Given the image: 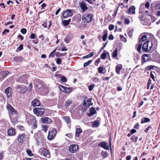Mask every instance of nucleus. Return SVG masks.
I'll list each match as a JSON object with an SVG mask.
<instances>
[{
  "mask_svg": "<svg viewBox=\"0 0 160 160\" xmlns=\"http://www.w3.org/2000/svg\"><path fill=\"white\" fill-rule=\"evenodd\" d=\"M130 23V21L129 19L126 18L125 19L124 21V23L125 24H129Z\"/></svg>",
  "mask_w": 160,
  "mask_h": 160,
  "instance_id": "53",
  "label": "nucleus"
},
{
  "mask_svg": "<svg viewBox=\"0 0 160 160\" xmlns=\"http://www.w3.org/2000/svg\"><path fill=\"white\" fill-rule=\"evenodd\" d=\"M139 124L138 123H137L134 126V128H136L138 129L139 127Z\"/></svg>",
  "mask_w": 160,
  "mask_h": 160,
  "instance_id": "62",
  "label": "nucleus"
},
{
  "mask_svg": "<svg viewBox=\"0 0 160 160\" xmlns=\"http://www.w3.org/2000/svg\"><path fill=\"white\" fill-rule=\"evenodd\" d=\"M72 40V38L70 36H67L64 39V41L66 43H68Z\"/></svg>",
  "mask_w": 160,
  "mask_h": 160,
  "instance_id": "27",
  "label": "nucleus"
},
{
  "mask_svg": "<svg viewBox=\"0 0 160 160\" xmlns=\"http://www.w3.org/2000/svg\"><path fill=\"white\" fill-rule=\"evenodd\" d=\"M26 152H27V153L29 156H33V154L32 153V152L29 149L27 150L26 151Z\"/></svg>",
  "mask_w": 160,
  "mask_h": 160,
  "instance_id": "43",
  "label": "nucleus"
},
{
  "mask_svg": "<svg viewBox=\"0 0 160 160\" xmlns=\"http://www.w3.org/2000/svg\"><path fill=\"white\" fill-rule=\"evenodd\" d=\"M61 62H62V61L60 58H58L57 59V61H56V62L57 64H60L61 63Z\"/></svg>",
  "mask_w": 160,
  "mask_h": 160,
  "instance_id": "54",
  "label": "nucleus"
},
{
  "mask_svg": "<svg viewBox=\"0 0 160 160\" xmlns=\"http://www.w3.org/2000/svg\"><path fill=\"white\" fill-rule=\"evenodd\" d=\"M120 39L122 41L126 42V38L122 35H120Z\"/></svg>",
  "mask_w": 160,
  "mask_h": 160,
  "instance_id": "45",
  "label": "nucleus"
},
{
  "mask_svg": "<svg viewBox=\"0 0 160 160\" xmlns=\"http://www.w3.org/2000/svg\"><path fill=\"white\" fill-rule=\"evenodd\" d=\"M70 21V19H69L68 20H63L62 21L63 25L65 26H67L69 24Z\"/></svg>",
  "mask_w": 160,
  "mask_h": 160,
  "instance_id": "29",
  "label": "nucleus"
},
{
  "mask_svg": "<svg viewBox=\"0 0 160 160\" xmlns=\"http://www.w3.org/2000/svg\"><path fill=\"white\" fill-rule=\"evenodd\" d=\"M99 122L98 121H94L92 124V126L93 127H98L99 125Z\"/></svg>",
  "mask_w": 160,
  "mask_h": 160,
  "instance_id": "36",
  "label": "nucleus"
},
{
  "mask_svg": "<svg viewBox=\"0 0 160 160\" xmlns=\"http://www.w3.org/2000/svg\"><path fill=\"white\" fill-rule=\"evenodd\" d=\"M114 28V26L113 25H111L109 26V29L110 30H113Z\"/></svg>",
  "mask_w": 160,
  "mask_h": 160,
  "instance_id": "57",
  "label": "nucleus"
},
{
  "mask_svg": "<svg viewBox=\"0 0 160 160\" xmlns=\"http://www.w3.org/2000/svg\"><path fill=\"white\" fill-rule=\"evenodd\" d=\"M103 70V68L102 67H100L98 68V71L99 73H103L102 72Z\"/></svg>",
  "mask_w": 160,
  "mask_h": 160,
  "instance_id": "48",
  "label": "nucleus"
},
{
  "mask_svg": "<svg viewBox=\"0 0 160 160\" xmlns=\"http://www.w3.org/2000/svg\"><path fill=\"white\" fill-rule=\"evenodd\" d=\"M73 10L72 9H67L63 12V17L66 18L68 17L72 16V15Z\"/></svg>",
  "mask_w": 160,
  "mask_h": 160,
  "instance_id": "9",
  "label": "nucleus"
},
{
  "mask_svg": "<svg viewBox=\"0 0 160 160\" xmlns=\"http://www.w3.org/2000/svg\"><path fill=\"white\" fill-rule=\"evenodd\" d=\"M63 119L66 121L68 124L70 123L71 122V120L69 117H64Z\"/></svg>",
  "mask_w": 160,
  "mask_h": 160,
  "instance_id": "32",
  "label": "nucleus"
},
{
  "mask_svg": "<svg viewBox=\"0 0 160 160\" xmlns=\"http://www.w3.org/2000/svg\"><path fill=\"white\" fill-rule=\"evenodd\" d=\"M7 108L9 112H10L11 114L12 115L11 116V118L12 119H13L12 115H15L16 117H17L18 115L17 112L16 110L12 106L9 104H8L7 106ZM14 121H16L17 120V119L16 118L15 119L13 120Z\"/></svg>",
  "mask_w": 160,
  "mask_h": 160,
  "instance_id": "1",
  "label": "nucleus"
},
{
  "mask_svg": "<svg viewBox=\"0 0 160 160\" xmlns=\"http://www.w3.org/2000/svg\"><path fill=\"white\" fill-rule=\"evenodd\" d=\"M95 86V85L93 84L90 85L88 87L89 90L90 91H91Z\"/></svg>",
  "mask_w": 160,
  "mask_h": 160,
  "instance_id": "46",
  "label": "nucleus"
},
{
  "mask_svg": "<svg viewBox=\"0 0 160 160\" xmlns=\"http://www.w3.org/2000/svg\"><path fill=\"white\" fill-rule=\"evenodd\" d=\"M43 85L41 83L38 82L36 85V88L37 90H42L43 88Z\"/></svg>",
  "mask_w": 160,
  "mask_h": 160,
  "instance_id": "26",
  "label": "nucleus"
},
{
  "mask_svg": "<svg viewBox=\"0 0 160 160\" xmlns=\"http://www.w3.org/2000/svg\"><path fill=\"white\" fill-rule=\"evenodd\" d=\"M15 130L13 128H10L8 130V135L10 136H14L15 134Z\"/></svg>",
  "mask_w": 160,
  "mask_h": 160,
  "instance_id": "19",
  "label": "nucleus"
},
{
  "mask_svg": "<svg viewBox=\"0 0 160 160\" xmlns=\"http://www.w3.org/2000/svg\"><path fill=\"white\" fill-rule=\"evenodd\" d=\"M82 132V129L80 128H77L76 129L75 135L76 137H78L79 136L80 133Z\"/></svg>",
  "mask_w": 160,
  "mask_h": 160,
  "instance_id": "25",
  "label": "nucleus"
},
{
  "mask_svg": "<svg viewBox=\"0 0 160 160\" xmlns=\"http://www.w3.org/2000/svg\"><path fill=\"white\" fill-rule=\"evenodd\" d=\"M122 66L121 64L117 65L116 68V71L117 74H120V72L122 69Z\"/></svg>",
  "mask_w": 160,
  "mask_h": 160,
  "instance_id": "23",
  "label": "nucleus"
},
{
  "mask_svg": "<svg viewBox=\"0 0 160 160\" xmlns=\"http://www.w3.org/2000/svg\"><path fill=\"white\" fill-rule=\"evenodd\" d=\"M57 133V130L54 128H51L49 130L47 137L48 139L49 140H52L55 137Z\"/></svg>",
  "mask_w": 160,
  "mask_h": 160,
  "instance_id": "3",
  "label": "nucleus"
},
{
  "mask_svg": "<svg viewBox=\"0 0 160 160\" xmlns=\"http://www.w3.org/2000/svg\"><path fill=\"white\" fill-rule=\"evenodd\" d=\"M79 146L77 144H72L70 146L69 150L71 153H75L78 149Z\"/></svg>",
  "mask_w": 160,
  "mask_h": 160,
  "instance_id": "11",
  "label": "nucleus"
},
{
  "mask_svg": "<svg viewBox=\"0 0 160 160\" xmlns=\"http://www.w3.org/2000/svg\"><path fill=\"white\" fill-rule=\"evenodd\" d=\"M41 120L42 123L47 124H50L52 122V120L47 117H42Z\"/></svg>",
  "mask_w": 160,
  "mask_h": 160,
  "instance_id": "12",
  "label": "nucleus"
},
{
  "mask_svg": "<svg viewBox=\"0 0 160 160\" xmlns=\"http://www.w3.org/2000/svg\"><path fill=\"white\" fill-rule=\"evenodd\" d=\"M28 77V75L25 74L20 77L18 80L17 81L21 82L26 83L27 82V78Z\"/></svg>",
  "mask_w": 160,
  "mask_h": 160,
  "instance_id": "10",
  "label": "nucleus"
},
{
  "mask_svg": "<svg viewBox=\"0 0 160 160\" xmlns=\"http://www.w3.org/2000/svg\"><path fill=\"white\" fill-rule=\"evenodd\" d=\"M103 33L104 34L103 36L102 37V39L103 41H106L107 38V36H108V32L106 30H105L103 31Z\"/></svg>",
  "mask_w": 160,
  "mask_h": 160,
  "instance_id": "28",
  "label": "nucleus"
},
{
  "mask_svg": "<svg viewBox=\"0 0 160 160\" xmlns=\"http://www.w3.org/2000/svg\"><path fill=\"white\" fill-rule=\"evenodd\" d=\"M33 111L37 116H41L44 113L45 109L43 108H36L33 109Z\"/></svg>",
  "mask_w": 160,
  "mask_h": 160,
  "instance_id": "4",
  "label": "nucleus"
},
{
  "mask_svg": "<svg viewBox=\"0 0 160 160\" xmlns=\"http://www.w3.org/2000/svg\"><path fill=\"white\" fill-rule=\"evenodd\" d=\"M106 57V54L105 53H103L101 55V57L102 59H105Z\"/></svg>",
  "mask_w": 160,
  "mask_h": 160,
  "instance_id": "49",
  "label": "nucleus"
},
{
  "mask_svg": "<svg viewBox=\"0 0 160 160\" xmlns=\"http://www.w3.org/2000/svg\"><path fill=\"white\" fill-rule=\"evenodd\" d=\"M133 32V30L132 29H129L128 31V34L129 37H131L132 36Z\"/></svg>",
  "mask_w": 160,
  "mask_h": 160,
  "instance_id": "41",
  "label": "nucleus"
},
{
  "mask_svg": "<svg viewBox=\"0 0 160 160\" xmlns=\"http://www.w3.org/2000/svg\"><path fill=\"white\" fill-rule=\"evenodd\" d=\"M79 5L82 12H84L88 9V7L85 3L81 2L79 3Z\"/></svg>",
  "mask_w": 160,
  "mask_h": 160,
  "instance_id": "14",
  "label": "nucleus"
},
{
  "mask_svg": "<svg viewBox=\"0 0 160 160\" xmlns=\"http://www.w3.org/2000/svg\"><path fill=\"white\" fill-rule=\"evenodd\" d=\"M72 101L71 100L68 99L67 100L65 104V106L67 107L68 106L72 104Z\"/></svg>",
  "mask_w": 160,
  "mask_h": 160,
  "instance_id": "37",
  "label": "nucleus"
},
{
  "mask_svg": "<svg viewBox=\"0 0 160 160\" xmlns=\"http://www.w3.org/2000/svg\"><path fill=\"white\" fill-rule=\"evenodd\" d=\"M92 62V60H89L88 62L84 63L83 66L85 67H86L91 63Z\"/></svg>",
  "mask_w": 160,
  "mask_h": 160,
  "instance_id": "40",
  "label": "nucleus"
},
{
  "mask_svg": "<svg viewBox=\"0 0 160 160\" xmlns=\"http://www.w3.org/2000/svg\"><path fill=\"white\" fill-rule=\"evenodd\" d=\"M131 158V157L130 156H128L126 157L127 160H130Z\"/></svg>",
  "mask_w": 160,
  "mask_h": 160,
  "instance_id": "64",
  "label": "nucleus"
},
{
  "mask_svg": "<svg viewBox=\"0 0 160 160\" xmlns=\"http://www.w3.org/2000/svg\"><path fill=\"white\" fill-rule=\"evenodd\" d=\"M150 6L149 3L148 2H147L145 4V6L146 8H149Z\"/></svg>",
  "mask_w": 160,
  "mask_h": 160,
  "instance_id": "60",
  "label": "nucleus"
},
{
  "mask_svg": "<svg viewBox=\"0 0 160 160\" xmlns=\"http://www.w3.org/2000/svg\"><path fill=\"white\" fill-rule=\"evenodd\" d=\"M61 81L62 82H65L67 81V79L65 76H63L61 78Z\"/></svg>",
  "mask_w": 160,
  "mask_h": 160,
  "instance_id": "42",
  "label": "nucleus"
},
{
  "mask_svg": "<svg viewBox=\"0 0 160 160\" xmlns=\"http://www.w3.org/2000/svg\"><path fill=\"white\" fill-rule=\"evenodd\" d=\"M150 54H144L142 55V60L144 62L148 61L150 59Z\"/></svg>",
  "mask_w": 160,
  "mask_h": 160,
  "instance_id": "20",
  "label": "nucleus"
},
{
  "mask_svg": "<svg viewBox=\"0 0 160 160\" xmlns=\"http://www.w3.org/2000/svg\"><path fill=\"white\" fill-rule=\"evenodd\" d=\"M59 88L61 91L64 92L68 93L72 91V89L70 88H67L62 85L59 86Z\"/></svg>",
  "mask_w": 160,
  "mask_h": 160,
  "instance_id": "13",
  "label": "nucleus"
},
{
  "mask_svg": "<svg viewBox=\"0 0 160 160\" xmlns=\"http://www.w3.org/2000/svg\"><path fill=\"white\" fill-rule=\"evenodd\" d=\"M61 10V8H59L57 11L56 12H55V14L56 15H58V13H59V12Z\"/></svg>",
  "mask_w": 160,
  "mask_h": 160,
  "instance_id": "63",
  "label": "nucleus"
},
{
  "mask_svg": "<svg viewBox=\"0 0 160 160\" xmlns=\"http://www.w3.org/2000/svg\"><path fill=\"white\" fill-rule=\"evenodd\" d=\"M94 54V53L93 52H91L90 54L83 57H82V58L83 59H84L87 58L91 57Z\"/></svg>",
  "mask_w": 160,
  "mask_h": 160,
  "instance_id": "31",
  "label": "nucleus"
},
{
  "mask_svg": "<svg viewBox=\"0 0 160 160\" xmlns=\"http://www.w3.org/2000/svg\"><path fill=\"white\" fill-rule=\"evenodd\" d=\"M109 40H112L114 39V37L112 34H110L108 37V38Z\"/></svg>",
  "mask_w": 160,
  "mask_h": 160,
  "instance_id": "56",
  "label": "nucleus"
},
{
  "mask_svg": "<svg viewBox=\"0 0 160 160\" xmlns=\"http://www.w3.org/2000/svg\"><path fill=\"white\" fill-rule=\"evenodd\" d=\"M147 38V35H144L142 36L141 38L140 36L139 37V43L136 45L137 50L139 52L141 53V49L142 46V42L146 40Z\"/></svg>",
  "mask_w": 160,
  "mask_h": 160,
  "instance_id": "2",
  "label": "nucleus"
},
{
  "mask_svg": "<svg viewBox=\"0 0 160 160\" xmlns=\"http://www.w3.org/2000/svg\"><path fill=\"white\" fill-rule=\"evenodd\" d=\"M12 89L11 88L8 87L5 90V92L7 95L8 98H10L11 96Z\"/></svg>",
  "mask_w": 160,
  "mask_h": 160,
  "instance_id": "15",
  "label": "nucleus"
},
{
  "mask_svg": "<svg viewBox=\"0 0 160 160\" xmlns=\"http://www.w3.org/2000/svg\"><path fill=\"white\" fill-rule=\"evenodd\" d=\"M158 42L157 40L155 39H153L152 40L151 42V45L152 46L153 45L154 46L156 47L157 46Z\"/></svg>",
  "mask_w": 160,
  "mask_h": 160,
  "instance_id": "30",
  "label": "nucleus"
},
{
  "mask_svg": "<svg viewBox=\"0 0 160 160\" xmlns=\"http://www.w3.org/2000/svg\"><path fill=\"white\" fill-rule=\"evenodd\" d=\"M35 38V35L34 33H32L31 34L30 38L31 39H34Z\"/></svg>",
  "mask_w": 160,
  "mask_h": 160,
  "instance_id": "58",
  "label": "nucleus"
},
{
  "mask_svg": "<svg viewBox=\"0 0 160 160\" xmlns=\"http://www.w3.org/2000/svg\"><path fill=\"white\" fill-rule=\"evenodd\" d=\"M101 155L104 158L107 157V152H102Z\"/></svg>",
  "mask_w": 160,
  "mask_h": 160,
  "instance_id": "47",
  "label": "nucleus"
},
{
  "mask_svg": "<svg viewBox=\"0 0 160 160\" xmlns=\"http://www.w3.org/2000/svg\"><path fill=\"white\" fill-rule=\"evenodd\" d=\"M17 88L18 89H19L20 88V92L22 93H25L27 90V88H26V87H21V86H18L17 87Z\"/></svg>",
  "mask_w": 160,
  "mask_h": 160,
  "instance_id": "22",
  "label": "nucleus"
},
{
  "mask_svg": "<svg viewBox=\"0 0 160 160\" xmlns=\"http://www.w3.org/2000/svg\"><path fill=\"white\" fill-rule=\"evenodd\" d=\"M87 101L86 100H84L83 101L82 105L83 106H86L87 108V107H88V104H87Z\"/></svg>",
  "mask_w": 160,
  "mask_h": 160,
  "instance_id": "55",
  "label": "nucleus"
},
{
  "mask_svg": "<svg viewBox=\"0 0 160 160\" xmlns=\"http://www.w3.org/2000/svg\"><path fill=\"white\" fill-rule=\"evenodd\" d=\"M155 7L157 9H160V2H158L157 3Z\"/></svg>",
  "mask_w": 160,
  "mask_h": 160,
  "instance_id": "51",
  "label": "nucleus"
},
{
  "mask_svg": "<svg viewBox=\"0 0 160 160\" xmlns=\"http://www.w3.org/2000/svg\"><path fill=\"white\" fill-rule=\"evenodd\" d=\"M26 135L24 134H19L17 137L18 141V143L22 144L25 141Z\"/></svg>",
  "mask_w": 160,
  "mask_h": 160,
  "instance_id": "6",
  "label": "nucleus"
},
{
  "mask_svg": "<svg viewBox=\"0 0 160 160\" xmlns=\"http://www.w3.org/2000/svg\"><path fill=\"white\" fill-rule=\"evenodd\" d=\"M150 121V119L147 118H142L141 120V123L147 122Z\"/></svg>",
  "mask_w": 160,
  "mask_h": 160,
  "instance_id": "34",
  "label": "nucleus"
},
{
  "mask_svg": "<svg viewBox=\"0 0 160 160\" xmlns=\"http://www.w3.org/2000/svg\"><path fill=\"white\" fill-rule=\"evenodd\" d=\"M32 105L34 107L38 106L40 105V103L37 99H34L31 102Z\"/></svg>",
  "mask_w": 160,
  "mask_h": 160,
  "instance_id": "21",
  "label": "nucleus"
},
{
  "mask_svg": "<svg viewBox=\"0 0 160 160\" xmlns=\"http://www.w3.org/2000/svg\"><path fill=\"white\" fill-rule=\"evenodd\" d=\"M135 7L134 6H132L129 8L128 12L130 15L134 14L135 13Z\"/></svg>",
  "mask_w": 160,
  "mask_h": 160,
  "instance_id": "17",
  "label": "nucleus"
},
{
  "mask_svg": "<svg viewBox=\"0 0 160 160\" xmlns=\"http://www.w3.org/2000/svg\"><path fill=\"white\" fill-rule=\"evenodd\" d=\"M102 78L103 81H106L108 80L110 78L108 77H103Z\"/></svg>",
  "mask_w": 160,
  "mask_h": 160,
  "instance_id": "61",
  "label": "nucleus"
},
{
  "mask_svg": "<svg viewBox=\"0 0 160 160\" xmlns=\"http://www.w3.org/2000/svg\"><path fill=\"white\" fill-rule=\"evenodd\" d=\"M138 139V137L135 136H132L131 138V141L132 142H137Z\"/></svg>",
  "mask_w": 160,
  "mask_h": 160,
  "instance_id": "38",
  "label": "nucleus"
},
{
  "mask_svg": "<svg viewBox=\"0 0 160 160\" xmlns=\"http://www.w3.org/2000/svg\"><path fill=\"white\" fill-rule=\"evenodd\" d=\"M150 84V80L149 79L148 81L147 85V88L148 89L149 88Z\"/></svg>",
  "mask_w": 160,
  "mask_h": 160,
  "instance_id": "59",
  "label": "nucleus"
},
{
  "mask_svg": "<svg viewBox=\"0 0 160 160\" xmlns=\"http://www.w3.org/2000/svg\"><path fill=\"white\" fill-rule=\"evenodd\" d=\"M23 49V45L22 44H21L20 46L17 48L16 50V52H18L22 50Z\"/></svg>",
  "mask_w": 160,
  "mask_h": 160,
  "instance_id": "39",
  "label": "nucleus"
},
{
  "mask_svg": "<svg viewBox=\"0 0 160 160\" xmlns=\"http://www.w3.org/2000/svg\"><path fill=\"white\" fill-rule=\"evenodd\" d=\"M112 57L113 58H116L118 56V50L117 49L114 50L112 53Z\"/></svg>",
  "mask_w": 160,
  "mask_h": 160,
  "instance_id": "33",
  "label": "nucleus"
},
{
  "mask_svg": "<svg viewBox=\"0 0 160 160\" xmlns=\"http://www.w3.org/2000/svg\"><path fill=\"white\" fill-rule=\"evenodd\" d=\"M92 17L91 15L88 13L83 15L82 19L84 22L87 23L90 22L92 20Z\"/></svg>",
  "mask_w": 160,
  "mask_h": 160,
  "instance_id": "5",
  "label": "nucleus"
},
{
  "mask_svg": "<svg viewBox=\"0 0 160 160\" xmlns=\"http://www.w3.org/2000/svg\"><path fill=\"white\" fill-rule=\"evenodd\" d=\"M41 151H42V154L46 157L49 158L50 157V154L49 153L48 150L46 149L42 148Z\"/></svg>",
  "mask_w": 160,
  "mask_h": 160,
  "instance_id": "16",
  "label": "nucleus"
},
{
  "mask_svg": "<svg viewBox=\"0 0 160 160\" xmlns=\"http://www.w3.org/2000/svg\"><path fill=\"white\" fill-rule=\"evenodd\" d=\"M30 121H28V123L29 124H32V127L33 129L36 128L37 127V122L35 117L32 116L30 118Z\"/></svg>",
  "mask_w": 160,
  "mask_h": 160,
  "instance_id": "7",
  "label": "nucleus"
},
{
  "mask_svg": "<svg viewBox=\"0 0 160 160\" xmlns=\"http://www.w3.org/2000/svg\"><path fill=\"white\" fill-rule=\"evenodd\" d=\"M98 146H100L102 148L106 149H109V146L108 144L105 142H102L99 144Z\"/></svg>",
  "mask_w": 160,
  "mask_h": 160,
  "instance_id": "18",
  "label": "nucleus"
},
{
  "mask_svg": "<svg viewBox=\"0 0 160 160\" xmlns=\"http://www.w3.org/2000/svg\"><path fill=\"white\" fill-rule=\"evenodd\" d=\"M150 42L149 41H146L143 45L142 46V49L144 52L148 51L151 48L152 46H148L149 43Z\"/></svg>",
  "mask_w": 160,
  "mask_h": 160,
  "instance_id": "8",
  "label": "nucleus"
},
{
  "mask_svg": "<svg viewBox=\"0 0 160 160\" xmlns=\"http://www.w3.org/2000/svg\"><path fill=\"white\" fill-rule=\"evenodd\" d=\"M42 130L45 132H46L48 130V126L46 125H42Z\"/></svg>",
  "mask_w": 160,
  "mask_h": 160,
  "instance_id": "35",
  "label": "nucleus"
},
{
  "mask_svg": "<svg viewBox=\"0 0 160 160\" xmlns=\"http://www.w3.org/2000/svg\"><path fill=\"white\" fill-rule=\"evenodd\" d=\"M152 128L151 126H149L147 128L144 130L145 132L147 133L149 130L152 129Z\"/></svg>",
  "mask_w": 160,
  "mask_h": 160,
  "instance_id": "52",
  "label": "nucleus"
},
{
  "mask_svg": "<svg viewBox=\"0 0 160 160\" xmlns=\"http://www.w3.org/2000/svg\"><path fill=\"white\" fill-rule=\"evenodd\" d=\"M90 113L89 116H90L95 114L96 113V111L94 108H91L90 109Z\"/></svg>",
  "mask_w": 160,
  "mask_h": 160,
  "instance_id": "24",
  "label": "nucleus"
},
{
  "mask_svg": "<svg viewBox=\"0 0 160 160\" xmlns=\"http://www.w3.org/2000/svg\"><path fill=\"white\" fill-rule=\"evenodd\" d=\"M21 32L22 34H25L27 32V30L26 29L23 28L21 30Z\"/></svg>",
  "mask_w": 160,
  "mask_h": 160,
  "instance_id": "50",
  "label": "nucleus"
},
{
  "mask_svg": "<svg viewBox=\"0 0 160 160\" xmlns=\"http://www.w3.org/2000/svg\"><path fill=\"white\" fill-rule=\"evenodd\" d=\"M56 48L53 50L52 52H51L49 55V57H54L55 55V52L56 51Z\"/></svg>",
  "mask_w": 160,
  "mask_h": 160,
  "instance_id": "44",
  "label": "nucleus"
}]
</instances>
